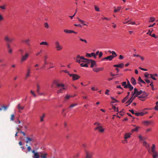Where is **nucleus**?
Here are the masks:
<instances>
[{"mask_svg": "<svg viewBox=\"0 0 158 158\" xmlns=\"http://www.w3.org/2000/svg\"><path fill=\"white\" fill-rule=\"evenodd\" d=\"M53 84L55 85L56 87L59 89L57 91L58 94L62 93V90L65 89L64 85L60 83L59 81L58 80H55L53 81Z\"/></svg>", "mask_w": 158, "mask_h": 158, "instance_id": "f257e3e1", "label": "nucleus"}, {"mask_svg": "<svg viewBox=\"0 0 158 158\" xmlns=\"http://www.w3.org/2000/svg\"><path fill=\"white\" fill-rule=\"evenodd\" d=\"M54 44L56 48L57 51H60L63 49V46L60 44V43L58 41H56Z\"/></svg>", "mask_w": 158, "mask_h": 158, "instance_id": "f03ea898", "label": "nucleus"}, {"mask_svg": "<svg viewBox=\"0 0 158 158\" xmlns=\"http://www.w3.org/2000/svg\"><path fill=\"white\" fill-rule=\"evenodd\" d=\"M4 40L6 42L10 43L13 41L14 39L13 38L10 37L8 35H7L5 36Z\"/></svg>", "mask_w": 158, "mask_h": 158, "instance_id": "7ed1b4c3", "label": "nucleus"}, {"mask_svg": "<svg viewBox=\"0 0 158 158\" xmlns=\"http://www.w3.org/2000/svg\"><path fill=\"white\" fill-rule=\"evenodd\" d=\"M86 154L85 158H92L93 155V152H92L85 150Z\"/></svg>", "mask_w": 158, "mask_h": 158, "instance_id": "20e7f679", "label": "nucleus"}, {"mask_svg": "<svg viewBox=\"0 0 158 158\" xmlns=\"http://www.w3.org/2000/svg\"><path fill=\"white\" fill-rule=\"evenodd\" d=\"M33 135H31L30 136V137H26V143H30L31 142H34L35 141V140L34 138L33 137Z\"/></svg>", "mask_w": 158, "mask_h": 158, "instance_id": "39448f33", "label": "nucleus"}, {"mask_svg": "<svg viewBox=\"0 0 158 158\" xmlns=\"http://www.w3.org/2000/svg\"><path fill=\"white\" fill-rule=\"evenodd\" d=\"M29 55V54L28 52H26L24 55H22L21 59V61H25L28 58Z\"/></svg>", "mask_w": 158, "mask_h": 158, "instance_id": "423d86ee", "label": "nucleus"}, {"mask_svg": "<svg viewBox=\"0 0 158 158\" xmlns=\"http://www.w3.org/2000/svg\"><path fill=\"white\" fill-rule=\"evenodd\" d=\"M69 76L73 77V81L77 80L80 77L78 75L76 74H69Z\"/></svg>", "mask_w": 158, "mask_h": 158, "instance_id": "0eeeda50", "label": "nucleus"}, {"mask_svg": "<svg viewBox=\"0 0 158 158\" xmlns=\"http://www.w3.org/2000/svg\"><path fill=\"white\" fill-rule=\"evenodd\" d=\"M32 152L34 153V156H33V158H40V156L38 152H35L34 150L32 151Z\"/></svg>", "mask_w": 158, "mask_h": 158, "instance_id": "6e6552de", "label": "nucleus"}, {"mask_svg": "<svg viewBox=\"0 0 158 158\" xmlns=\"http://www.w3.org/2000/svg\"><path fill=\"white\" fill-rule=\"evenodd\" d=\"M31 73V70L29 68H27L26 73L25 77L26 79L28 78L30 76V74Z\"/></svg>", "mask_w": 158, "mask_h": 158, "instance_id": "1a4fd4ad", "label": "nucleus"}, {"mask_svg": "<svg viewBox=\"0 0 158 158\" xmlns=\"http://www.w3.org/2000/svg\"><path fill=\"white\" fill-rule=\"evenodd\" d=\"M143 145L145 146L149 153H150V147L149 145L146 142L143 141Z\"/></svg>", "mask_w": 158, "mask_h": 158, "instance_id": "9d476101", "label": "nucleus"}, {"mask_svg": "<svg viewBox=\"0 0 158 158\" xmlns=\"http://www.w3.org/2000/svg\"><path fill=\"white\" fill-rule=\"evenodd\" d=\"M86 57H90L91 56H93L94 58H96V56L94 52H92L90 54L86 53Z\"/></svg>", "mask_w": 158, "mask_h": 158, "instance_id": "9b49d317", "label": "nucleus"}, {"mask_svg": "<svg viewBox=\"0 0 158 158\" xmlns=\"http://www.w3.org/2000/svg\"><path fill=\"white\" fill-rule=\"evenodd\" d=\"M150 153H149L150 154L157 152L156 150V146L154 144H152L151 150H150Z\"/></svg>", "mask_w": 158, "mask_h": 158, "instance_id": "f8f14e48", "label": "nucleus"}, {"mask_svg": "<svg viewBox=\"0 0 158 158\" xmlns=\"http://www.w3.org/2000/svg\"><path fill=\"white\" fill-rule=\"evenodd\" d=\"M31 41L30 39L29 38H28L27 39L23 40L22 42L24 43L27 45L29 46L30 45V42Z\"/></svg>", "mask_w": 158, "mask_h": 158, "instance_id": "ddd939ff", "label": "nucleus"}, {"mask_svg": "<svg viewBox=\"0 0 158 158\" xmlns=\"http://www.w3.org/2000/svg\"><path fill=\"white\" fill-rule=\"evenodd\" d=\"M136 97H135V96H134V97H131L130 99L127 101L126 102V103H128V104L126 105L127 106H128V105H130L133 101V100L135 99Z\"/></svg>", "mask_w": 158, "mask_h": 158, "instance_id": "4468645a", "label": "nucleus"}, {"mask_svg": "<svg viewBox=\"0 0 158 158\" xmlns=\"http://www.w3.org/2000/svg\"><path fill=\"white\" fill-rule=\"evenodd\" d=\"M131 133H127L125 134L124 138L125 139L129 138L131 137Z\"/></svg>", "mask_w": 158, "mask_h": 158, "instance_id": "2eb2a0df", "label": "nucleus"}, {"mask_svg": "<svg viewBox=\"0 0 158 158\" xmlns=\"http://www.w3.org/2000/svg\"><path fill=\"white\" fill-rule=\"evenodd\" d=\"M17 108L19 112L20 110H23L24 108V106H21L20 104H19L17 106Z\"/></svg>", "mask_w": 158, "mask_h": 158, "instance_id": "dca6fc26", "label": "nucleus"}, {"mask_svg": "<svg viewBox=\"0 0 158 158\" xmlns=\"http://www.w3.org/2000/svg\"><path fill=\"white\" fill-rule=\"evenodd\" d=\"M91 62L90 67H93L94 66H97V64L94 60H89Z\"/></svg>", "mask_w": 158, "mask_h": 158, "instance_id": "f3484780", "label": "nucleus"}, {"mask_svg": "<svg viewBox=\"0 0 158 158\" xmlns=\"http://www.w3.org/2000/svg\"><path fill=\"white\" fill-rule=\"evenodd\" d=\"M134 127H135V128L134 129H133L131 130V132L133 133L135 131H138V129L140 128V127H136L135 125H133Z\"/></svg>", "mask_w": 158, "mask_h": 158, "instance_id": "a211bd4d", "label": "nucleus"}, {"mask_svg": "<svg viewBox=\"0 0 158 158\" xmlns=\"http://www.w3.org/2000/svg\"><path fill=\"white\" fill-rule=\"evenodd\" d=\"M83 60H81V59L80 58V55H78L76 57V61L79 63H80L81 62H83L82 61Z\"/></svg>", "mask_w": 158, "mask_h": 158, "instance_id": "6ab92c4d", "label": "nucleus"}, {"mask_svg": "<svg viewBox=\"0 0 158 158\" xmlns=\"http://www.w3.org/2000/svg\"><path fill=\"white\" fill-rule=\"evenodd\" d=\"M124 65V64H123L121 63L118 64L114 65V66L115 67L122 68L123 67Z\"/></svg>", "mask_w": 158, "mask_h": 158, "instance_id": "aec40b11", "label": "nucleus"}, {"mask_svg": "<svg viewBox=\"0 0 158 158\" xmlns=\"http://www.w3.org/2000/svg\"><path fill=\"white\" fill-rule=\"evenodd\" d=\"M131 83L133 85H135L136 84V81L135 79L133 77H132L131 78Z\"/></svg>", "mask_w": 158, "mask_h": 158, "instance_id": "412c9836", "label": "nucleus"}, {"mask_svg": "<svg viewBox=\"0 0 158 158\" xmlns=\"http://www.w3.org/2000/svg\"><path fill=\"white\" fill-rule=\"evenodd\" d=\"M151 154L153 158H157L158 157V152H157Z\"/></svg>", "mask_w": 158, "mask_h": 158, "instance_id": "4be33fe9", "label": "nucleus"}, {"mask_svg": "<svg viewBox=\"0 0 158 158\" xmlns=\"http://www.w3.org/2000/svg\"><path fill=\"white\" fill-rule=\"evenodd\" d=\"M44 65L47 64H48V63L47 62V59L48 58V56L47 55H45L44 56Z\"/></svg>", "mask_w": 158, "mask_h": 158, "instance_id": "5701e85b", "label": "nucleus"}, {"mask_svg": "<svg viewBox=\"0 0 158 158\" xmlns=\"http://www.w3.org/2000/svg\"><path fill=\"white\" fill-rule=\"evenodd\" d=\"M122 85V86H124V87L125 88H128L126 82V81L123 82Z\"/></svg>", "mask_w": 158, "mask_h": 158, "instance_id": "b1692460", "label": "nucleus"}, {"mask_svg": "<svg viewBox=\"0 0 158 158\" xmlns=\"http://www.w3.org/2000/svg\"><path fill=\"white\" fill-rule=\"evenodd\" d=\"M106 60H111L113 59V56H112V55H110V56H108L106 57Z\"/></svg>", "mask_w": 158, "mask_h": 158, "instance_id": "393cba45", "label": "nucleus"}, {"mask_svg": "<svg viewBox=\"0 0 158 158\" xmlns=\"http://www.w3.org/2000/svg\"><path fill=\"white\" fill-rule=\"evenodd\" d=\"M40 45L48 46V44L46 42L43 41L40 43Z\"/></svg>", "mask_w": 158, "mask_h": 158, "instance_id": "a878e982", "label": "nucleus"}, {"mask_svg": "<svg viewBox=\"0 0 158 158\" xmlns=\"http://www.w3.org/2000/svg\"><path fill=\"white\" fill-rule=\"evenodd\" d=\"M47 155V153H46L44 154H42L40 156L41 158H47L46 156Z\"/></svg>", "mask_w": 158, "mask_h": 158, "instance_id": "bb28decb", "label": "nucleus"}, {"mask_svg": "<svg viewBox=\"0 0 158 158\" xmlns=\"http://www.w3.org/2000/svg\"><path fill=\"white\" fill-rule=\"evenodd\" d=\"M143 93V91L142 90H140L139 91H138L136 94L135 95V97H136L138 96L140 94H142Z\"/></svg>", "mask_w": 158, "mask_h": 158, "instance_id": "cd10ccee", "label": "nucleus"}, {"mask_svg": "<svg viewBox=\"0 0 158 158\" xmlns=\"http://www.w3.org/2000/svg\"><path fill=\"white\" fill-rule=\"evenodd\" d=\"M80 65L82 67H88V63H86L85 64H84L83 63H81L80 64Z\"/></svg>", "mask_w": 158, "mask_h": 158, "instance_id": "c85d7f7f", "label": "nucleus"}, {"mask_svg": "<svg viewBox=\"0 0 158 158\" xmlns=\"http://www.w3.org/2000/svg\"><path fill=\"white\" fill-rule=\"evenodd\" d=\"M111 53L113 55L112 56H113V58H114V57L117 56V54H116V52L114 51H112L111 52Z\"/></svg>", "mask_w": 158, "mask_h": 158, "instance_id": "c756f323", "label": "nucleus"}, {"mask_svg": "<svg viewBox=\"0 0 158 158\" xmlns=\"http://www.w3.org/2000/svg\"><path fill=\"white\" fill-rule=\"evenodd\" d=\"M64 31L67 33H71L72 30L65 29L64 30Z\"/></svg>", "mask_w": 158, "mask_h": 158, "instance_id": "7c9ffc66", "label": "nucleus"}, {"mask_svg": "<svg viewBox=\"0 0 158 158\" xmlns=\"http://www.w3.org/2000/svg\"><path fill=\"white\" fill-rule=\"evenodd\" d=\"M88 60L87 59V60H86V61L83 60L82 61H83L84 62H86L87 63H88V64H91V62H90V61H89V60Z\"/></svg>", "mask_w": 158, "mask_h": 158, "instance_id": "2f4dec72", "label": "nucleus"}, {"mask_svg": "<svg viewBox=\"0 0 158 158\" xmlns=\"http://www.w3.org/2000/svg\"><path fill=\"white\" fill-rule=\"evenodd\" d=\"M15 118V115L14 114H12L11 115V117L10 118V121H14Z\"/></svg>", "mask_w": 158, "mask_h": 158, "instance_id": "473e14b6", "label": "nucleus"}, {"mask_svg": "<svg viewBox=\"0 0 158 158\" xmlns=\"http://www.w3.org/2000/svg\"><path fill=\"white\" fill-rule=\"evenodd\" d=\"M37 92L38 93L40 92V86L38 84L37 85Z\"/></svg>", "mask_w": 158, "mask_h": 158, "instance_id": "72a5a7b5", "label": "nucleus"}, {"mask_svg": "<svg viewBox=\"0 0 158 158\" xmlns=\"http://www.w3.org/2000/svg\"><path fill=\"white\" fill-rule=\"evenodd\" d=\"M100 128L98 129L99 131L100 132H103L104 131V129L102 128V127L100 125Z\"/></svg>", "mask_w": 158, "mask_h": 158, "instance_id": "f704fd0d", "label": "nucleus"}, {"mask_svg": "<svg viewBox=\"0 0 158 158\" xmlns=\"http://www.w3.org/2000/svg\"><path fill=\"white\" fill-rule=\"evenodd\" d=\"M138 80L139 81H140V82H141L142 83H143L144 84L146 83L145 82L141 79L140 77H139L138 78Z\"/></svg>", "mask_w": 158, "mask_h": 158, "instance_id": "c9c22d12", "label": "nucleus"}, {"mask_svg": "<svg viewBox=\"0 0 158 158\" xmlns=\"http://www.w3.org/2000/svg\"><path fill=\"white\" fill-rule=\"evenodd\" d=\"M121 8V7H118L117 9H115L114 10V12L116 13L118 11H119Z\"/></svg>", "mask_w": 158, "mask_h": 158, "instance_id": "e433bc0d", "label": "nucleus"}, {"mask_svg": "<svg viewBox=\"0 0 158 158\" xmlns=\"http://www.w3.org/2000/svg\"><path fill=\"white\" fill-rule=\"evenodd\" d=\"M128 88L129 89L130 91H131L133 89V87L131 85L129 86H127Z\"/></svg>", "mask_w": 158, "mask_h": 158, "instance_id": "4c0bfd02", "label": "nucleus"}, {"mask_svg": "<svg viewBox=\"0 0 158 158\" xmlns=\"http://www.w3.org/2000/svg\"><path fill=\"white\" fill-rule=\"evenodd\" d=\"M45 117V114H43L42 116L40 117V120L41 122H42L44 121V118Z\"/></svg>", "mask_w": 158, "mask_h": 158, "instance_id": "58836bf2", "label": "nucleus"}, {"mask_svg": "<svg viewBox=\"0 0 158 158\" xmlns=\"http://www.w3.org/2000/svg\"><path fill=\"white\" fill-rule=\"evenodd\" d=\"M155 19L153 17H152L150 18V20L149 21V22H153L155 21Z\"/></svg>", "mask_w": 158, "mask_h": 158, "instance_id": "ea45409f", "label": "nucleus"}, {"mask_svg": "<svg viewBox=\"0 0 158 158\" xmlns=\"http://www.w3.org/2000/svg\"><path fill=\"white\" fill-rule=\"evenodd\" d=\"M93 70L96 72H98L99 71V68H93Z\"/></svg>", "mask_w": 158, "mask_h": 158, "instance_id": "a19ab883", "label": "nucleus"}, {"mask_svg": "<svg viewBox=\"0 0 158 158\" xmlns=\"http://www.w3.org/2000/svg\"><path fill=\"white\" fill-rule=\"evenodd\" d=\"M156 105L155 107V109L156 110H158V101L156 102Z\"/></svg>", "mask_w": 158, "mask_h": 158, "instance_id": "79ce46f5", "label": "nucleus"}, {"mask_svg": "<svg viewBox=\"0 0 158 158\" xmlns=\"http://www.w3.org/2000/svg\"><path fill=\"white\" fill-rule=\"evenodd\" d=\"M143 123L144 124H145L146 125H148L150 124L151 123V122L147 121H144Z\"/></svg>", "mask_w": 158, "mask_h": 158, "instance_id": "37998d69", "label": "nucleus"}, {"mask_svg": "<svg viewBox=\"0 0 158 158\" xmlns=\"http://www.w3.org/2000/svg\"><path fill=\"white\" fill-rule=\"evenodd\" d=\"M139 113V115L140 116H143L146 114L147 113V112H140Z\"/></svg>", "mask_w": 158, "mask_h": 158, "instance_id": "c03bdc74", "label": "nucleus"}, {"mask_svg": "<svg viewBox=\"0 0 158 158\" xmlns=\"http://www.w3.org/2000/svg\"><path fill=\"white\" fill-rule=\"evenodd\" d=\"M150 77L152 78L154 80H156V79L154 77V76H153V74H150Z\"/></svg>", "mask_w": 158, "mask_h": 158, "instance_id": "a18cd8bd", "label": "nucleus"}, {"mask_svg": "<svg viewBox=\"0 0 158 158\" xmlns=\"http://www.w3.org/2000/svg\"><path fill=\"white\" fill-rule=\"evenodd\" d=\"M30 93L32 94V95L34 96V97H37V95L35 94L33 91L32 90L30 91Z\"/></svg>", "mask_w": 158, "mask_h": 158, "instance_id": "49530a36", "label": "nucleus"}, {"mask_svg": "<svg viewBox=\"0 0 158 158\" xmlns=\"http://www.w3.org/2000/svg\"><path fill=\"white\" fill-rule=\"evenodd\" d=\"M71 97V96L69 95H66L65 97V100H67L69 99L70 97Z\"/></svg>", "mask_w": 158, "mask_h": 158, "instance_id": "de8ad7c7", "label": "nucleus"}, {"mask_svg": "<svg viewBox=\"0 0 158 158\" xmlns=\"http://www.w3.org/2000/svg\"><path fill=\"white\" fill-rule=\"evenodd\" d=\"M77 104L76 103L72 104L69 106V108L73 107L76 106H77Z\"/></svg>", "mask_w": 158, "mask_h": 158, "instance_id": "09e8293b", "label": "nucleus"}, {"mask_svg": "<svg viewBox=\"0 0 158 158\" xmlns=\"http://www.w3.org/2000/svg\"><path fill=\"white\" fill-rule=\"evenodd\" d=\"M38 94L40 96L44 95V96H45L46 95V94L45 93H40V92L38 93Z\"/></svg>", "mask_w": 158, "mask_h": 158, "instance_id": "8fccbe9b", "label": "nucleus"}, {"mask_svg": "<svg viewBox=\"0 0 158 158\" xmlns=\"http://www.w3.org/2000/svg\"><path fill=\"white\" fill-rule=\"evenodd\" d=\"M80 58L81 59V60H83L86 61V60H87V59L84 58V57L83 56H80Z\"/></svg>", "mask_w": 158, "mask_h": 158, "instance_id": "3c124183", "label": "nucleus"}, {"mask_svg": "<svg viewBox=\"0 0 158 158\" xmlns=\"http://www.w3.org/2000/svg\"><path fill=\"white\" fill-rule=\"evenodd\" d=\"M6 46H7V48L8 49L12 48H11L10 45L9 44H6Z\"/></svg>", "mask_w": 158, "mask_h": 158, "instance_id": "603ef678", "label": "nucleus"}, {"mask_svg": "<svg viewBox=\"0 0 158 158\" xmlns=\"http://www.w3.org/2000/svg\"><path fill=\"white\" fill-rule=\"evenodd\" d=\"M27 150L28 152H29L31 151V147L29 146H28L27 147Z\"/></svg>", "mask_w": 158, "mask_h": 158, "instance_id": "864d4df0", "label": "nucleus"}, {"mask_svg": "<svg viewBox=\"0 0 158 158\" xmlns=\"http://www.w3.org/2000/svg\"><path fill=\"white\" fill-rule=\"evenodd\" d=\"M103 53L102 52H100L99 54V58H100L102 56Z\"/></svg>", "mask_w": 158, "mask_h": 158, "instance_id": "5fc2aeb1", "label": "nucleus"}, {"mask_svg": "<svg viewBox=\"0 0 158 158\" xmlns=\"http://www.w3.org/2000/svg\"><path fill=\"white\" fill-rule=\"evenodd\" d=\"M0 8H1L2 9L5 10L6 9V6L3 5L2 6H0Z\"/></svg>", "mask_w": 158, "mask_h": 158, "instance_id": "6e6d98bb", "label": "nucleus"}, {"mask_svg": "<svg viewBox=\"0 0 158 158\" xmlns=\"http://www.w3.org/2000/svg\"><path fill=\"white\" fill-rule=\"evenodd\" d=\"M44 26L46 28H49V25L47 23H44Z\"/></svg>", "mask_w": 158, "mask_h": 158, "instance_id": "4d7b16f0", "label": "nucleus"}, {"mask_svg": "<svg viewBox=\"0 0 158 158\" xmlns=\"http://www.w3.org/2000/svg\"><path fill=\"white\" fill-rule=\"evenodd\" d=\"M8 52L9 53L11 54L12 52V48L8 49Z\"/></svg>", "mask_w": 158, "mask_h": 158, "instance_id": "13d9d810", "label": "nucleus"}, {"mask_svg": "<svg viewBox=\"0 0 158 158\" xmlns=\"http://www.w3.org/2000/svg\"><path fill=\"white\" fill-rule=\"evenodd\" d=\"M95 10L97 11H99V8L96 6H95Z\"/></svg>", "mask_w": 158, "mask_h": 158, "instance_id": "bf43d9fd", "label": "nucleus"}, {"mask_svg": "<svg viewBox=\"0 0 158 158\" xmlns=\"http://www.w3.org/2000/svg\"><path fill=\"white\" fill-rule=\"evenodd\" d=\"M110 91L108 89H106V91L105 92V94H106V95H109V92Z\"/></svg>", "mask_w": 158, "mask_h": 158, "instance_id": "052dcab7", "label": "nucleus"}, {"mask_svg": "<svg viewBox=\"0 0 158 158\" xmlns=\"http://www.w3.org/2000/svg\"><path fill=\"white\" fill-rule=\"evenodd\" d=\"M138 137L140 140H144L143 138L142 137L141 135H139L138 136Z\"/></svg>", "mask_w": 158, "mask_h": 158, "instance_id": "680f3d73", "label": "nucleus"}, {"mask_svg": "<svg viewBox=\"0 0 158 158\" xmlns=\"http://www.w3.org/2000/svg\"><path fill=\"white\" fill-rule=\"evenodd\" d=\"M42 52V50H40V51L39 52H38L36 54V56H38L39 55H40Z\"/></svg>", "mask_w": 158, "mask_h": 158, "instance_id": "e2e57ef3", "label": "nucleus"}, {"mask_svg": "<svg viewBox=\"0 0 158 158\" xmlns=\"http://www.w3.org/2000/svg\"><path fill=\"white\" fill-rule=\"evenodd\" d=\"M91 89L92 91H93L97 90V89H96L94 87H92L91 88Z\"/></svg>", "mask_w": 158, "mask_h": 158, "instance_id": "0e129e2a", "label": "nucleus"}, {"mask_svg": "<svg viewBox=\"0 0 158 158\" xmlns=\"http://www.w3.org/2000/svg\"><path fill=\"white\" fill-rule=\"evenodd\" d=\"M118 102V101L117 100H116L115 99H114V100H113V101L112 102L113 103H114L115 102Z\"/></svg>", "mask_w": 158, "mask_h": 158, "instance_id": "69168bd1", "label": "nucleus"}, {"mask_svg": "<svg viewBox=\"0 0 158 158\" xmlns=\"http://www.w3.org/2000/svg\"><path fill=\"white\" fill-rule=\"evenodd\" d=\"M150 86H151L152 88V89L153 90H154L153 89V82H151L150 85Z\"/></svg>", "mask_w": 158, "mask_h": 158, "instance_id": "338daca9", "label": "nucleus"}, {"mask_svg": "<svg viewBox=\"0 0 158 158\" xmlns=\"http://www.w3.org/2000/svg\"><path fill=\"white\" fill-rule=\"evenodd\" d=\"M137 92H138V90L136 88H135L134 89V92L136 94Z\"/></svg>", "mask_w": 158, "mask_h": 158, "instance_id": "774afa93", "label": "nucleus"}]
</instances>
